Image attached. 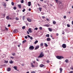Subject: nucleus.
Segmentation results:
<instances>
[{
    "label": "nucleus",
    "instance_id": "1",
    "mask_svg": "<svg viewBox=\"0 0 73 73\" xmlns=\"http://www.w3.org/2000/svg\"><path fill=\"white\" fill-rule=\"evenodd\" d=\"M56 58L59 60H61V59L64 58L62 56H56Z\"/></svg>",
    "mask_w": 73,
    "mask_h": 73
},
{
    "label": "nucleus",
    "instance_id": "2",
    "mask_svg": "<svg viewBox=\"0 0 73 73\" xmlns=\"http://www.w3.org/2000/svg\"><path fill=\"white\" fill-rule=\"evenodd\" d=\"M44 54L42 53V52H41L39 56H38V58H41V57H42L44 56Z\"/></svg>",
    "mask_w": 73,
    "mask_h": 73
},
{
    "label": "nucleus",
    "instance_id": "3",
    "mask_svg": "<svg viewBox=\"0 0 73 73\" xmlns=\"http://www.w3.org/2000/svg\"><path fill=\"white\" fill-rule=\"evenodd\" d=\"M34 48H35V47H34L33 46H31L29 47V49H30V50H33Z\"/></svg>",
    "mask_w": 73,
    "mask_h": 73
},
{
    "label": "nucleus",
    "instance_id": "4",
    "mask_svg": "<svg viewBox=\"0 0 73 73\" xmlns=\"http://www.w3.org/2000/svg\"><path fill=\"white\" fill-rule=\"evenodd\" d=\"M62 46L63 48H66V44H64L62 45Z\"/></svg>",
    "mask_w": 73,
    "mask_h": 73
},
{
    "label": "nucleus",
    "instance_id": "5",
    "mask_svg": "<svg viewBox=\"0 0 73 73\" xmlns=\"http://www.w3.org/2000/svg\"><path fill=\"white\" fill-rule=\"evenodd\" d=\"M39 47H40V46L38 45L36 46L35 47V50H37V49H38L39 48Z\"/></svg>",
    "mask_w": 73,
    "mask_h": 73
},
{
    "label": "nucleus",
    "instance_id": "6",
    "mask_svg": "<svg viewBox=\"0 0 73 73\" xmlns=\"http://www.w3.org/2000/svg\"><path fill=\"white\" fill-rule=\"evenodd\" d=\"M11 68H10L9 67L7 69V72H9L11 71Z\"/></svg>",
    "mask_w": 73,
    "mask_h": 73
},
{
    "label": "nucleus",
    "instance_id": "7",
    "mask_svg": "<svg viewBox=\"0 0 73 73\" xmlns=\"http://www.w3.org/2000/svg\"><path fill=\"white\" fill-rule=\"evenodd\" d=\"M31 66L32 68H35V67H36V66L35 65H34L33 64H31Z\"/></svg>",
    "mask_w": 73,
    "mask_h": 73
},
{
    "label": "nucleus",
    "instance_id": "8",
    "mask_svg": "<svg viewBox=\"0 0 73 73\" xmlns=\"http://www.w3.org/2000/svg\"><path fill=\"white\" fill-rule=\"evenodd\" d=\"M27 20L28 21H29V22H31V21H32V20H31V19L29 18H28L27 19Z\"/></svg>",
    "mask_w": 73,
    "mask_h": 73
},
{
    "label": "nucleus",
    "instance_id": "9",
    "mask_svg": "<svg viewBox=\"0 0 73 73\" xmlns=\"http://www.w3.org/2000/svg\"><path fill=\"white\" fill-rule=\"evenodd\" d=\"M28 31L29 32V33H32V31L31 28H29V29Z\"/></svg>",
    "mask_w": 73,
    "mask_h": 73
},
{
    "label": "nucleus",
    "instance_id": "10",
    "mask_svg": "<svg viewBox=\"0 0 73 73\" xmlns=\"http://www.w3.org/2000/svg\"><path fill=\"white\" fill-rule=\"evenodd\" d=\"M48 31H50V32H52V31L53 30L51 28H48Z\"/></svg>",
    "mask_w": 73,
    "mask_h": 73
},
{
    "label": "nucleus",
    "instance_id": "11",
    "mask_svg": "<svg viewBox=\"0 0 73 73\" xmlns=\"http://www.w3.org/2000/svg\"><path fill=\"white\" fill-rule=\"evenodd\" d=\"M28 5L29 7H30L31 5V2H28Z\"/></svg>",
    "mask_w": 73,
    "mask_h": 73
},
{
    "label": "nucleus",
    "instance_id": "12",
    "mask_svg": "<svg viewBox=\"0 0 73 73\" xmlns=\"http://www.w3.org/2000/svg\"><path fill=\"white\" fill-rule=\"evenodd\" d=\"M13 68H14L15 70H17V66H14L13 67Z\"/></svg>",
    "mask_w": 73,
    "mask_h": 73
},
{
    "label": "nucleus",
    "instance_id": "13",
    "mask_svg": "<svg viewBox=\"0 0 73 73\" xmlns=\"http://www.w3.org/2000/svg\"><path fill=\"white\" fill-rule=\"evenodd\" d=\"M44 66H45L43 64H41L40 65V68H42V67H44Z\"/></svg>",
    "mask_w": 73,
    "mask_h": 73
},
{
    "label": "nucleus",
    "instance_id": "14",
    "mask_svg": "<svg viewBox=\"0 0 73 73\" xmlns=\"http://www.w3.org/2000/svg\"><path fill=\"white\" fill-rule=\"evenodd\" d=\"M6 19H7V20H9V19H10L9 17L8 16H7L6 17Z\"/></svg>",
    "mask_w": 73,
    "mask_h": 73
},
{
    "label": "nucleus",
    "instance_id": "15",
    "mask_svg": "<svg viewBox=\"0 0 73 73\" xmlns=\"http://www.w3.org/2000/svg\"><path fill=\"white\" fill-rule=\"evenodd\" d=\"M47 41H50L51 40V39L50 38H47Z\"/></svg>",
    "mask_w": 73,
    "mask_h": 73
},
{
    "label": "nucleus",
    "instance_id": "16",
    "mask_svg": "<svg viewBox=\"0 0 73 73\" xmlns=\"http://www.w3.org/2000/svg\"><path fill=\"white\" fill-rule=\"evenodd\" d=\"M6 64H1V67H3V66H6Z\"/></svg>",
    "mask_w": 73,
    "mask_h": 73
},
{
    "label": "nucleus",
    "instance_id": "17",
    "mask_svg": "<svg viewBox=\"0 0 73 73\" xmlns=\"http://www.w3.org/2000/svg\"><path fill=\"white\" fill-rule=\"evenodd\" d=\"M44 27H49L50 25L48 24L45 25H44Z\"/></svg>",
    "mask_w": 73,
    "mask_h": 73
},
{
    "label": "nucleus",
    "instance_id": "18",
    "mask_svg": "<svg viewBox=\"0 0 73 73\" xmlns=\"http://www.w3.org/2000/svg\"><path fill=\"white\" fill-rule=\"evenodd\" d=\"M9 63L10 64H13V61H12V60H11L9 62Z\"/></svg>",
    "mask_w": 73,
    "mask_h": 73
},
{
    "label": "nucleus",
    "instance_id": "19",
    "mask_svg": "<svg viewBox=\"0 0 73 73\" xmlns=\"http://www.w3.org/2000/svg\"><path fill=\"white\" fill-rule=\"evenodd\" d=\"M38 9L40 11H41V10L42 9V8L41 7H39Z\"/></svg>",
    "mask_w": 73,
    "mask_h": 73
},
{
    "label": "nucleus",
    "instance_id": "20",
    "mask_svg": "<svg viewBox=\"0 0 73 73\" xmlns=\"http://www.w3.org/2000/svg\"><path fill=\"white\" fill-rule=\"evenodd\" d=\"M60 73H62V68H60Z\"/></svg>",
    "mask_w": 73,
    "mask_h": 73
},
{
    "label": "nucleus",
    "instance_id": "21",
    "mask_svg": "<svg viewBox=\"0 0 73 73\" xmlns=\"http://www.w3.org/2000/svg\"><path fill=\"white\" fill-rule=\"evenodd\" d=\"M38 40H36L35 42H34V43L35 44H37V42H38Z\"/></svg>",
    "mask_w": 73,
    "mask_h": 73
},
{
    "label": "nucleus",
    "instance_id": "22",
    "mask_svg": "<svg viewBox=\"0 0 73 73\" xmlns=\"http://www.w3.org/2000/svg\"><path fill=\"white\" fill-rule=\"evenodd\" d=\"M44 44L45 45V46L46 47H48V44H46V43H44Z\"/></svg>",
    "mask_w": 73,
    "mask_h": 73
},
{
    "label": "nucleus",
    "instance_id": "23",
    "mask_svg": "<svg viewBox=\"0 0 73 73\" xmlns=\"http://www.w3.org/2000/svg\"><path fill=\"white\" fill-rule=\"evenodd\" d=\"M65 62H66V63H68V60L66 59L65 60Z\"/></svg>",
    "mask_w": 73,
    "mask_h": 73
},
{
    "label": "nucleus",
    "instance_id": "24",
    "mask_svg": "<svg viewBox=\"0 0 73 73\" xmlns=\"http://www.w3.org/2000/svg\"><path fill=\"white\" fill-rule=\"evenodd\" d=\"M46 37H49V34H47L46 35Z\"/></svg>",
    "mask_w": 73,
    "mask_h": 73
},
{
    "label": "nucleus",
    "instance_id": "25",
    "mask_svg": "<svg viewBox=\"0 0 73 73\" xmlns=\"http://www.w3.org/2000/svg\"><path fill=\"white\" fill-rule=\"evenodd\" d=\"M34 30L37 31V30H38V28L37 27H36L34 29Z\"/></svg>",
    "mask_w": 73,
    "mask_h": 73
},
{
    "label": "nucleus",
    "instance_id": "26",
    "mask_svg": "<svg viewBox=\"0 0 73 73\" xmlns=\"http://www.w3.org/2000/svg\"><path fill=\"white\" fill-rule=\"evenodd\" d=\"M18 7L19 8H21V5H18Z\"/></svg>",
    "mask_w": 73,
    "mask_h": 73
},
{
    "label": "nucleus",
    "instance_id": "27",
    "mask_svg": "<svg viewBox=\"0 0 73 73\" xmlns=\"http://www.w3.org/2000/svg\"><path fill=\"white\" fill-rule=\"evenodd\" d=\"M26 40H25L23 41V42H22L23 44H24V43L25 42H26Z\"/></svg>",
    "mask_w": 73,
    "mask_h": 73
},
{
    "label": "nucleus",
    "instance_id": "28",
    "mask_svg": "<svg viewBox=\"0 0 73 73\" xmlns=\"http://www.w3.org/2000/svg\"><path fill=\"white\" fill-rule=\"evenodd\" d=\"M25 16H23V20H25Z\"/></svg>",
    "mask_w": 73,
    "mask_h": 73
},
{
    "label": "nucleus",
    "instance_id": "29",
    "mask_svg": "<svg viewBox=\"0 0 73 73\" xmlns=\"http://www.w3.org/2000/svg\"><path fill=\"white\" fill-rule=\"evenodd\" d=\"M25 26H23L22 27V29H25Z\"/></svg>",
    "mask_w": 73,
    "mask_h": 73
},
{
    "label": "nucleus",
    "instance_id": "30",
    "mask_svg": "<svg viewBox=\"0 0 73 73\" xmlns=\"http://www.w3.org/2000/svg\"><path fill=\"white\" fill-rule=\"evenodd\" d=\"M53 24H56V22L55 21H53Z\"/></svg>",
    "mask_w": 73,
    "mask_h": 73
},
{
    "label": "nucleus",
    "instance_id": "31",
    "mask_svg": "<svg viewBox=\"0 0 73 73\" xmlns=\"http://www.w3.org/2000/svg\"><path fill=\"white\" fill-rule=\"evenodd\" d=\"M13 9L14 10H16V7H14L13 8Z\"/></svg>",
    "mask_w": 73,
    "mask_h": 73
},
{
    "label": "nucleus",
    "instance_id": "32",
    "mask_svg": "<svg viewBox=\"0 0 73 73\" xmlns=\"http://www.w3.org/2000/svg\"><path fill=\"white\" fill-rule=\"evenodd\" d=\"M15 20H19V19L17 17H16L15 18Z\"/></svg>",
    "mask_w": 73,
    "mask_h": 73
},
{
    "label": "nucleus",
    "instance_id": "33",
    "mask_svg": "<svg viewBox=\"0 0 73 73\" xmlns=\"http://www.w3.org/2000/svg\"><path fill=\"white\" fill-rule=\"evenodd\" d=\"M5 63L6 64H7V63H8V60H7V61L5 60Z\"/></svg>",
    "mask_w": 73,
    "mask_h": 73
},
{
    "label": "nucleus",
    "instance_id": "34",
    "mask_svg": "<svg viewBox=\"0 0 73 73\" xmlns=\"http://www.w3.org/2000/svg\"><path fill=\"white\" fill-rule=\"evenodd\" d=\"M55 1H56V3H58V0H54Z\"/></svg>",
    "mask_w": 73,
    "mask_h": 73
},
{
    "label": "nucleus",
    "instance_id": "35",
    "mask_svg": "<svg viewBox=\"0 0 73 73\" xmlns=\"http://www.w3.org/2000/svg\"><path fill=\"white\" fill-rule=\"evenodd\" d=\"M14 3L13 2H11V4L12 5H14Z\"/></svg>",
    "mask_w": 73,
    "mask_h": 73
},
{
    "label": "nucleus",
    "instance_id": "36",
    "mask_svg": "<svg viewBox=\"0 0 73 73\" xmlns=\"http://www.w3.org/2000/svg\"><path fill=\"white\" fill-rule=\"evenodd\" d=\"M14 32H17V30L15 29L14 30Z\"/></svg>",
    "mask_w": 73,
    "mask_h": 73
},
{
    "label": "nucleus",
    "instance_id": "37",
    "mask_svg": "<svg viewBox=\"0 0 73 73\" xmlns=\"http://www.w3.org/2000/svg\"><path fill=\"white\" fill-rule=\"evenodd\" d=\"M5 30H6V31H8V29L7 28V27H5Z\"/></svg>",
    "mask_w": 73,
    "mask_h": 73
},
{
    "label": "nucleus",
    "instance_id": "38",
    "mask_svg": "<svg viewBox=\"0 0 73 73\" xmlns=\"http://www.w3.org/2000/svg\"><path fill=\"white\" fill-rule=\"evenodd\" d=\"M40 45L41 46H43V43H42L40 44Z\"/></svg>",
    "mask_w": 73,
    "mask_h": 73
},
{
    "label": "nucleus",
    "instance_id": "39",
    "mask_svg": "<svg viewBox=\"0 0 73 73\" xmlns=\"http://www.w3.org/2000/svg\"><path fill=\"white\" fill-rule=\"evenodd\" d=\"M21 3H24V0H22V1H21Z\"/></svg>",
    "mask_w": 73,
    "mask_h": 73
},
{
    "label": "nucleus",
    "instance_id": "40",
    "mask_svg": "<svg viewBox=\"0 0 73 73\" xmlns=\"http://www.w3.org/2000/svg\"><path fill=\"white\" fill-rule=\"evenodd\" d=\"M42 27H39V29H40V30H42Z\"/></svg>",
    "mask_w": 73,
    "mask_h": 73
},
{
    "label": "nucleus",
    "instance_id": "41",
    "mask_svg": "<svg viewBox=\"0 0 73 73\" xmlns=\"http://www.w3.org/2000/svg\"><path fill=\"white\" fill-rule=\"evenodd\" d=\"M67 26L68 27H70V25H69V24H67Z\"/></svg>",
    "mask_w": 73,
    "mask_h": 73
},
{
    "label": "nucleus",
    "instance_id": "42",
    "mask_svg": "<svg viewBox=\"0 0 73 73\" xmlns=\"http://www.w3.org/2000/svg\"><path fill=\"white\" fill-rule=\"evenodd\" d=\"M25 9H24L22 11L23 12H25Z\"/></svg>",
    "mask_w": 73,
    "mask_h": 73
},
{
    "label": "nucleus",
    "instance_id": "43",
    "mask_svg": "<svg viewBox=\"0 0 73 73\" xmlns=\"http://www.w3.org/2000/svg\"><path fill=\"white\" fill-rule=\"evenodd\" d=\"M63 18H64V19H66V16H64L63 17Z\"/></svg>",
    "mask_w": 73,
    "mask_h": 73
},
{
    "label": "nucleus",
    "instance_id": "44",
    "mask_svg": "<svg viewBox=\"0 0 73 73\" xmlns=\"http://www.w3.org/2000/svg\"><path fill=\"white\" fill-rule=\"evenodd\" d=\"M71 69H72V70H73V66H72V67L70 68Z\"/></svg>",
    "mask_w": 73,
    "mask_h": 73
},
{
    "label": "nucleus",
    "instance_id": "45",
    "mask_svg": "<svg viewBox=\"0 0 73 73\" xmlns=\"http://www.w3.org/2000/svg\"><path fill=\"white\" fill-rule=\"evenodd\" d=\"M27 36L29 38H30L31 37V36H30L29 35H27Z\"/></svg>",
    "mask_w": 73,
    "mask_h": 73
},
{
    "label": "nucleus",
    "instance_id": "46",
    "mask_svg": "<svg viewBox=\"0 0 73 73\" xmlns=\"http://www.w3.org/2000/svg\"><path fill=\"white\" fill-rule=\"evenodd\" d=\"M31 40H33V38L32 37H30Z\"/></svg>",
    "mask_w": 73,
    "mask_h": 73
},
{
    "label": "nucleus",
    "instance_id": "47",
    "mask_svg": "<svg viewBox=\"0 0 73 73\" xmlns=\"http://www.w3.org/2000/svg\"><path fill=\"white\" fill-rule=\"evenodd\" d=\"M47 63H49V60H47Z\"/></svg>",
    "mask_w": 73,
    "mask_h": 73
},
{
    "label": "nucleus",
    "instance_id": "48",
    "mask_svg": "<svg viewBox=\"0 0 73 73\" xmlns=\"http://www.w3.org/2000/svg\"><path fill=\"white\" fill-rule=\"evenodd\" d=\"M3 6H6V4H5V3H4V4H3Z\"/></svg>",
    "mask_w": 73,
    "mask_h": 73
},
{
    "label": "nucleus",
    "instance_id": "49",
    "mask_svg": "<svg viewBox=\"0 0 73 73\" xmlns=\"http://www.w3.org/2000/svg\"><path fill=\"white\" fill-rule=\"evenodd\" d=\"M25 38H26V39H27V38H28V37H27V36H25Z\"/></svg>",
    "mask_w": 73,
    "mask_h": 73
},
{
    "label": "nucleus",
    "instance_id": "50",
    "mask_svg": "<svg viewBox=\"0 0 73 73\" xmlns=\"http://www.w3.org/2000/svg\"><path fill=\"white\" fill-rule=\"evenodd\" d=\"M69 73H73V71H71L70 72H69Z\"/></svg>",
    "mask_w": 73,
    "mask_h": 73
},
{
    "label": "nucleus",
    "instance_id": "51",
    "mask_svg": "<svg viewBox=\"0 0 73 73\" xmlns=\"http://www.w3.org/2000/svg\"><path fill=\"white\" fill-rule=\"evenodd\" d=\"M8 27H11V25H8Z\"/></svg>",
    "mask_w": 73,
    "mask_h": 73
},
{
    "label": "nucleus",
    "instance_id": "52",
    "mask_svg": "<svg viewBox=\"0 0 73 73\" xmlns=\"http://www.w3.org/2000/svg\"><path fill=\"white\" fill-rule=\"evenodd\" d=\"M27 34H28V35H29V33L28 31H27Z\"/></svg>",
    "mask_w": 73,
    "mask_h": 73
},
{
    "label": "nucleus",
    "instance_id": "53",
    "mask_svg": "<svg viewBox=\"0 0 73 73\" xmlns=\"http://www.w3.org/2000/svg\"><path fill=\"white\" fill-rule=\"evenodd\" d=\"M31 73H35V71H32V72H31Z\"/></svg>",
    "mask_w": 73,
    "mask_h": 73
},
{
    "label": "nucleus",
    "instance_id": "54",
    "mask_svg": "<svg viewBox=\"0 0 73 73\" xmlns=\"http://www.w3.org/2000/svg\"><path fill=\"white\" fill-rule=\"evenodd\" d=\"M11 57V58H12V59H13V58H14L13 57L11 56V57Z\"/></svg>",
    "mask_w": 73,
    "mask_h": 73
},
{
    "label": "nucleus",
    "instance_id": "55",
    "mask_svg": "<svg viewBox=\"0 0 73 73\" xmlns=\"http://www.w3.org/2000/svg\"><path fill=\"white\" fill-rule=\"evenodd\" d=\"M46 20H47V21H49V19L48 18H46Z\"/></svg>",
    "mask_w": 73,
    "mask_h": 73
},
{
    "label": "nucleus",
    "instance_id": "56",
    "mask_svg": "<svg viewBox=\"0 0 73 73\" xmlns=\"http://www.w3.org/2000/svg\"><path fill=\"white\" fill-rule=\"evenodd\" d=\"M59 4H61V2L60 1L59 2Z\"/></svg>",
    "mask_w": 73,
    "mask_h": 73
},
{
    "label": "nucleus",
    "instance_id": "57",
    "mask_svg": "<svg viewBox=\"0 0 73 73\" xmlns=\"http://www.w3.org/2000/svg\"><path fill=\"white\" fill-rule=\"evenodd\" d=\"M29 11H31V9H29Z\"/></svg>",
    "mask_w": 73,
    "mask_h": 73
},
{
    "label": "nucleus",
    "instance_id": "58",
    "mask_svg": "<svg viewBox=\"0 0 73 73\" xmlns=\"http://www.w3.org/2000/svg\"><path fill=\"white\" fill-rule=\"evenodd\" d=\"M42 18L43 19H45V17H44V16H42Z\"/></svg>",
    "mask_w": 73,
    "mask_h": 73
},
{
    "label": "nucleus",
    "instance_id": "59",
    "mask_svg": "<svg viewBox=\"0 0 73 73\" xmlns=\"http://www.w3.org/2000/svg\"><path fill=\"white\" fill-rule=\"evenodd\" d=\"M5 14H4L3 15V16H4V17H5Z\"/></svg>",
    "mask_w": 73,
    "mask_h": 73
},
{
    "label": "nucleus",
    "instance_id": "60",
    "mask_svg": "<svg viewBox=\"0 0 73 73\" xmlns=\"http://www.w3.org/2000/svg\"><path fill=\"white\" fill-rule=\"evenodd\" d=\"M12 55H13V56H15V54L14 53V54H12Z\"/></svg>",
    "mask_w": 73,
    "mask_h": 73
},
{
    "label": "nucleus",
    "instance_id": "61",
    "mask_svg": "<svg viewBox=\"0 0 73 73\" xmlns=\"http://www.w3.org/2000/svg\"><path fill=\"white\" fill-rule=\"evenodd\" d=\"M56 36H58V33H57L56 34Z\"/></svg>",
    "mask_w": 73,
    "mask_h": 73
},
{
    "label": "nucleus",
    "instance_id": "62",
    "mask_svg": "<svg viewBox=\"0 0 73 73\" xmlns=\"http://www.w3.org/2000/svg\"><path fill=\"white\" fill-rule=\"evenodd\" d=\"M36 61H39L38 59H36Z\"/></svg>",
    "mask_w": 73,
    "mask_h": 73
},
{
    "label": "nucleus",
    "instance_id": "63",
    "mask_svg": "<svg viewBox=\"0 0 73 73\" xmlns=\"http://www.w3.org/2000/svg\"><path fill=\"white\" fill-rule=\"evenodd\" d=\"M50 36L51 37H53V36H52V35H51Z\"/></svg>",
    "mask_w": 73,
    "mask_h": 73
},
{
    "label": "nucleus",
    "instance_id": "64",
    "mask_svg": "<svg viewBox=\"0 0 73 73\" xmlns=\"http://www.w3.org/2000/svg\"><path fill=\"white\" fill-rule=\"evenodd\" d=\"M72 24L73 25V21L72 22Z\"/></svg>",
    "mask_w": 73,
    "mask_h": 73
}]
</instances>
